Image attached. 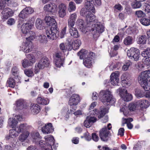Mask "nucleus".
<instances>
[{"label": "nucleus", "instance_id": "nucleus-50", "mask_svg": "<svg viewBox=\"0 0 150 150\" xmlns=\"http://www.w3.org/2000/svg\"><path fill=\"white\" fill-rule=\"evenodd\" d=\"M64 61V59H55L54 60V62L57 67H60L62 65Z\"/></svg>", "mask_w": 150, "mask_h": 150}, {"label": "nucleus", "instance_id": "nucleus-44", "mask_svg": "<svg viewBox=\"0 0 150 150\" xmlns=\"http://www.w3.org/2000/svg\"><path fill=\"white\" fill-rule=\"evenodd\" d=\"M35 25L36 28L40 30L42 29V21L40 18H37L35 23Z\"/></svg>", "mask_w": 150, "mask_h": 150}, {"label": "nucleus", "instance_id": "nucleus-57", "mask_svg": "<svg viewBox=\"0 0 150 150\" xmlns=\"http://www.w3.org/2000/svg\"><path fill=\"white\" fill-rule=\"evenodd\" d=\"M132 63L131 62L129 61L125 63L122 67V69L124 71L127 70L129 67L131 65Z\"/></svg>", "mask_w": 150, "mask_h": 150}, {"label": "nucleus", "instance_id": "nucleus-9", "mask_svg": "<svg viewBox=\"0 0 150 150\" xmlns=\"http://www.w3.org/2000/svg\"><path fill=\"white\" fill-rule=\"evenodd\" d=\"M150 77V72L149 71H146L141 72L138 77L139 83L142 86L146 82Z\"/></svg>", "mask_w": 150, "mask_h": 150}, {"label": "nucleus", "instance_id": "nucleus-25", "mask_svg": "<svg viewBox=\"0 0 150 150\" xmlns=\"http://www.w3.org/2000/svg\"><path fill=\"white\" fill-rule=\"evenodd\" d=\"M136 105L142 108H146L149 107V104L147 100H143L137 101L136 103Z\"/></svg>", "mask_w": 150, "mask_h": 150}, {"label": "nucleus", "instance_id": "nucleus-60", "mask_svg": "<svg viewBox=\"0 0 150 150\" xmlns=\"http://www.w3.org/2000/svg\"><path fill=\"white\" fill-rule=\"evenodd\" d=\"M81 138L84 137L85 139L89 141L91 139V136L90 134H89L87 132H86L84 134L83 136H82Z\"/></svg>", "mask_w": 150, "mask_h": 150}, {"label": "nucleus", "instance_id": "nucleus-46", "mask_svg": "<svg viewBox=\"0 0 150 150\" xmlns=\"http://www.w3.org/2000/svg\"><path fill=\"white\" fill-rule=\"evenodd\" d=\"M145 91H148L150 90V79L149 78L142 86Z\"/></svg>", "mask_w": 150, "mask_h": 150}, {"label": "nucleus", "instance_id": "nucleus-64", "mask_svg": "<svg viewBox=\"0 0 150 150\" xmlns=\"http://www.w3.org/2000/svg\"><path fill=\"white\" fill-rule=\"evenodd\" d=\"M67 46L66 44L62 43L59 45L60 49L62 50H66L67 49Z\"/></svg>", "mask_w": 150, "mask_h": 150}, {"label": "nucleus", "instance_id": "nucleus-11", "mask_svg": "<svg viewBox=\"0 0 150 150\" xmlns=\"http://www.w3.org/2000/svg\"><path fill=\"white\" fill-rule=\"evenodd\" d=\"M33 9L30 7H28L23 9L20 13L19 16L22 18H26L28 16L34 12Z\"/></svg>", "mask_w": 150, "mask_h": 150}, {"label": "nucleus", "instance_id": "nucleus-40", "mask_svg": "<svg viewBox=\"0 0 150 150\" xmlns=\"http://www.w3.org/2000/svg\"><path fill=\"white\" fill-rule=\"evenodd\" d=\"M38 40L40 43L42 44H45L47 42L46 36L44 35L39 36Z\"/></svg>", "mask_w": 150, "mask_h": 150}, {"label": "nucleus", "instance_id": "nucleus-26", "mask_svg": "<svg viewBox=\"0 0 150 150\" xmlns=\"http://www.w3.org/2000/svg\"><path fill=\"white\" fill-rule=\"evenodd\" d=\"M125 75H123L122 76V84L123 87H128L131 84V80L129 78H125L124 77Z\"/></svg>", "mask_w": 150, "mask_h": 150}, {"label": "nucleus", "instance_id": "nucleus-34", "mask_svg": "<svg viewBox=\"0 0 150 150\" xmlns=\"http://www.w3.org/2000/svg\"><path fill=\"white\" fill-rule=\"evenodd\" d=\"M131 6L133 8H139L142 6V4L139 1L135 0L132 3Z\"/></svg>", "mask_w": 150, "mask_h": 150}, {"label": "nucleus", "instance_id": "nucleus-8", "mask_svg": "<svg viewBox=\"0 0 150 150\" xmlns=\"http://www.w3.org/2000/svg\"><path fill=\"white\" fill-rule=\"evenodd\" d=\"M117 90L119 92L120 96L124 101H129L132 99V95L131 94L127 93L126 89L124 88H119Z\"/></svg>", "mask_w": 150, "mask_h": 150}, {"label": "nucleus", "instance_id": "nucleus-55", "mask_svg": "<svg viewBox=\"0 0 150 150\" xmlns=\"http://www.w3.org/2000/svg\"><path fill=\"white\" fill-rule=\"evenodd\" d=\"M135 15L138 18H141L142 17L144 16L145 14L141 10H138L135 11Z\"/></svg>", "mask_w": 150, "mask_h": 150}, {"label": "nucleus", "instance_id": "nucleus-19", "mask_svg": "<svg viewBox=\"0 0 150 150\" xmlns=\"http://www.w3.org/2000/svg\"><path fill=\"white\" fill-rule=\"evenodd\" d=\"M57 8V6L54 3H50L45 5L43 8L45 11L52 12L54 11Z\"/></svg>", "mask_w": 150, "mask_h": 150}, {"label": "nucleus", "instance_id": "nucleus-61", "mask_svg": "<svg viewBox=\"0 0 150 150\" xmlns=\"http://www.w3.org/2000/svg\"><path fill=\"white\" fill-rule=\"evenodd\" d=\"M64 59V58L62 55L61 53L60 52L56 53L55 55V57L54 60L58 59Z\"/></svg>", "mask_w": 150, "mask_h": 150}, {"label": "nucleus", "instance_id": "nucleus-54", "mask_svg": "<svg viewBox=\"0 0 150 150\" xmlns=\"http://www.w3.org/2000/svg\"><path fill=\"white\" fill-rule=\"evenodd\" d=\"M22 66L24 68L31 66L32 64L27 59H24L22 61Z\"/></svg>", "mask_w": 150, "mask_h": 150}, {"label": "nucleus", "instance_id": "nucleus-2", "mask_svg": "<svg viewBox=\"0 0 150 150\" xmlns=\"http://www.w3.org/2000/svg\"><path fill=\"white\" fill-rule=\"evenodd\" d=\"M92 13H93L92 11H86L84 8H82L80 11L81 15L86 17L87 27L90 26L93 24L92 23L96 22L97 21L95 16Z\"/></svg>", "mask_w": 150, "mask_h": 150}, {"label": "nucleus", "instance_id": "nucleus-49", "mask_svg": "<svg viewBox=\"0 0 150 150\" xmlns=\"http://www.w3.org/2000/svg\"><path fill=\"white\" fill-rule=\"evenodd\" d=\"M109 109L108 108H103L99 112L100 115L98 116L99 118L103 117L105 114L108 112Z\"/></svg>", "mask_w": 150, "mask_h": 150}, {"label": "nucleus", "instance_id": "nucleus-36", "mask_svg": "<svg viewBox=\"0 0 150 150\" xmlns=\"http://www.w3.org/2000/svg\"><path fill=\"white\" fill-rule=\"evenodd\" d=\"M15 84V81L13 78L10 77L7 81V85L10 87L14 88Z\"/></svg>", "mask_w": 150, "mask_h": 150}, {"label": "nucleus", "instance_id": "nucleus-47", "mask_svg": "<svg viewBox=\"0 0 150 150\" xmlns=\"http://www.w3.org/2000/svg\"><path fill=\"white\" fill-rule=\"evenodd\" d=\"M30 134L28 132H24L19 137V139L22 141H24L26 139Z\"/></svg>", "mask_w": 150, "mask_h": 150}, {"label": "nucleus", "instance_id": "nucleus-3", "mask_svg": "<svg viewBox=\"0 0 150 150\" xmlns=\"http://www.w3.org/2000/svg\"><path fill=\"white\" fill-rule=\"evenodd\" d=\"M41 150H53L58 146V144L55 141H42L39 143Z\"/></svg>", "mask_w": 150, "mask_h": 150}, {"label": "nucleus", "instance_id": "nucleus-27", "mask_svg": "<svg viewBox=\"0 0 150 150\" xmlns=\"http://www.w3.org/2000/svg\"><path fill=\"white\" fill-rule=\"evenodd\" d=\"M25 36V38L28 41H30L31 40H34L36 36L35 33L32 31H30L26 34Z\"/></svg>", "mask_w": 150, "mask_h": 150}, {"label": "nucleus", "instance_id": "nucleus-35", "mask_svg": "<svg viewBox=\"0 0 150 150\" xmlns=\"http://www.w3.org/2000/svg\"><path fill=\"white\" fill-rule=\"evenodd\" d=\"M8 122L9 125L12 128L16 127L18 123L17 121L16 120L15 118H10L8 119Z\"/></svg>", "mask_w": 150, "mask_h": 150}, {"label": "nucleus", "instance_id": "nucleus-24", "mask_svg": "<svg viewBox=\"0 0 150 150\" xmlns=\"http://www.w3.org/2000/svg\"><path fill=\"white\" fill-rule=\"evenodd\" d=\"M15 129H12L10 130L9 135L6 137V140H13V138H15L18 135L19 132L16 131Z\"/></svg>", "mask_w": 150, "mask_h": 150}, {"label": "nucleus", "instance_id": "nucleus-22", "mask_svg": "<svg viewBox=\"0 0 150 150\" xmlns=\"http://www.w3.org/2000/svg\"><path fill=\"white\" fill-rule=\"evenodd\" d=\"M33 48V44L31 41L26 42L25 45L22 47V50L25 53L30 52Z\"/></svg>", "mask_w": 150, "mask_h": 150}, {"label": "nucleus", "instance_id": "nucleus-29", "mask_svg": "<svg viewBox=\"0 0 150 150\" xmlns=\"http://www.w3.org/2000/svg\"><path fill=\"white\" fill-rule=\"evenodd\" d=\"M69 31V33L72 37L74 38L79 37L78 32L76 28H71Z\"/></svg>", "mask_w": 150, "mask_h": 150}, {"label": "nucleus", "instance_id": "nucleus-18", "mask_svg": "<svg viewBox=\"0 0 150 150\" xmlns=\"http://www.w3.org/2000/svg\"><path fill=\"white\" fill-rule=\"evenodd\" d=\"M85 8H84L86 11H92L93 13H95V10L94 6L91 1H85L84 4Z\"/></svg>", "mask_w": 150, "mask_h": 150}, {"label": "nucleus", "instance_id": "nucleus-6", "mask_svg": "<svg viewBox=\"0 0 150 150\" xmlns=\"http://www.w3.org/2000/svg\"><path fill=\"white\" fill-rule=\"evenodd\" d=\"M127 55L130 58L133 59L135 61L139 60L140 57V52L139 50L137 48H131L127 50Z\"/></svg>", "mask_w": 150, "mask_h": 150}, {"label": "nucleus", "instance_id": "nucleus-30", "mask_svg": "<svg viewBox=\"0 0 150 150\" xmlns=\"http://www.w3.org/2000/svg\"><path fill=\"white\" fill-rule=\"evenodd\" d=\"M89 52H88V51L85 49H82L77 53V54L79 56L80 59H82L84 58H85Z\"/></svg>", "mask_w": 150, "mask_h": 150}, {"label": "nucleus", "instance_id": "nucleus-62", "mask_svg": "<svg viewBox=\"0 0 150 150\" xmlns=\"http://www.w3.org/2000/svg\"><path fill=\"white\" fill-rule=\"evenodd\" d=\"M128 108L130 111H134L136 108V104L134 103H130L128 106Z\"/></svg>", "mask_w": 150, "mask_h": 150}, {"label": "nucleus", "instance_id": "nucleus-21", "mask_svg": "<svg viewBox=\"0 0 150 150\" xmlns=\"http://www.w3.org/2000/svg\"><path fill=\"white\" fill-rule=\"evenodd\" d=\"M33 26V24L29 23L23 24L21 28L22 32L25 34L27 33L30 31V30L31 29Z\"/></svg>", "mask_w": 150, "mask_h": 150}, {"label": "nucleus", "instance_id": "nucleus-31", "mask_svg": "<svg viewBox=\"0 0 150 150\" xmlns=\"http://www.w3.org/2000/svg\"><path fill=\"white\" fill-rule=\"evenodd\" d=\"M76 24L79 26V28L82 31H85V26L84 21L82 19H79L77 20Z\"/></svg>", "mask_w": 150, "mask_h": 150}, {"label": "nucleus", "instance_id": "nucleus-56", "mask_svg": "<svg viewBox=\"0 0 150 150\" xmlns=\"http://www.w3.org/2000/svg\"><path fill=\"white\" fill-rule=\"evenodd\" d=\"M143 8L145 13H148L150 12V5L149 4L145 3L143 6Z\"/></svg>", "mask_w": 150, "mask_h": 150}, {"label": "nucleus", "instance_id": "nucleus-52", "mask_svg": "<svg viewBox=\"0 0 150 150\" xmlns=\"http://www.w3.org/2000/svg\"><path fill=\"white\" fill-rule=\"evenodd\" d=\"M24 73L28 77H32L34 75L33 69H26L25 70Z\"/></svg>", "mask_w": 150, "mask_h": 150}, {"label": "nucleus", "instance_id": "nucleus-23", "mask_svg": "<svg viewBox=\"0 0 150 150\" xmlns=\"http://www.w3.org/2000/svg\"><path fill=\"white\" fill-rule=\"evenodd\" d=\"M30 109L32 113L33 114H37L40 111V107L38 104L33 103L30 105Z\"/></svg>", "mask_w": 150, "mask_h": 150}, {"label": "nucleus", "instance_id": "nucleus-14", "mask_svg": "<svg viewBox=\"0 0 150 150\" xmlns=\"http://www.w3.org/2000/svg\"><path fill=\"white\" fill-rule=\"evenodd\" d=\"M119 72L116 71L112 73L110 76L111 83L113 85H117L119 79Z\"/></svg>", "mask_w": 150, "mask_h": 150}, {"label": "nucleus", "instance_id": "nucleus-43", "mask_svg": "<svg viewBox=\"0 0 150 150\" xmlns=\"http://www.w3.org/2000/svg\"><path fill=\"white\" fill-rule=\"evenodd\" d=\"M76 9L75 4L73 2L70 1L68 5V9L69 12L74 11Z\"/></svg>", "mask_w": 150, "mask_h": 150}, {"label": "nucleus", "instance_id": "nucleus-1", "mask_svg": "<svg viewBox=\"0 0 150 150\" xmlns=\"http://www.w3.org/2000/svg\"><path fill=\"white\" fill-rule=\"evenodd\" d=\"M98 97L103 104L105 105H112L116 101L115 99L113 97L111 92L109 91L104 90L101 91Z\"/></svg>", "mask_w": 150, "mask_h": 150}, {"label": "nucleus", "instance_id": "nucleus-7", "mask_svg": "<svg viewBox=\"0 0 150 150\" xmlns=\"http://www.w3.org/2000/svg\"><path fill=\"white\" fill-rule=\"evenodd\" d=\"M95 57V53L92 52H89L87 57L83 60V64L85 66L88 68H91L92 66L93 59Z\"/></svg>", "mask_w": 150, "mask_h": 150}, {"label": "nucleus", "instance_id": "nucleus-4", "mask_svg": "<svg viewBox=\"0 0 150 150\" xmlns=\"http://www.w3.org/2000/svg\"><path fill=\"white\" fill-rule=\"evenodd\" d=\"M49 65V61L46 57L42 58L38 62V64H36L34 69V72L38 73L40 69H44L45 67H48Z\"/></svg>", "mask_w": 150, "mask_h": 150}, {"label": "nucleus", "instance_id": "nucleus-15", "mask_svg": "<svg viewBox=\"0 0 150 150\" xmlns=\"http://www.w3.org/2000/svg\"><path fill=\"white\" fill-rule=\"evenodd\" d=\"M96 118L94 116H87L84 121V125L86 127H89L92 124L96 121Z\"/></svg>", "mask_w": 150, "mask_h": 150}, {"label": "nucleus", "instance_id": "nucleus-48", "mask_svg": "<svg viewBox=\"0 0 150 150\" xmlns=\"http://www.w3.org/2000/svg\"><path fill=\"white\" fill-rule=\"evenodd\" d=\"M129 108L125 106H124L120 109V112H122L124 115L125 116L129 114Z\"/></svg>", "mask_w": 150, "mask_h": 150}, {"label": "nucleus", "instance_id": "nucleus-38", "mask_svg": "<svg viewBox=\"0 0 150 150\" xmlns=\"http://www.w3.org/2000/svg\"><path fill=\"white\" fill-rule=\"evenodd\" d=\"M46 23L47 25H50L52 23L55 22V20L54 19L50 16H46L45 19Z\"/></svg>", "mask_w": 150, "mask_h": 150}, {"label": "nucleus", "instance_id": "nucleus-17", "mask_svg": "<svg viewBox=\"0 0 150 150\" xmlns=\"http://www.w3.org/2000/svg\"><path fill=\"white\" fill-rule=\"evenodd\" d=\"M42 131L44 134H48L53 132L54 128L52 124L49 123L45 125L42 128Z\"/></svg>", "mask_w": 150, "mask_h": 150}, {"label": "nucleus", "instance_id": "nucleus-32", "mask_svg": "<svg viewBox=\"0 0 150 150\" xmlns=\"http://www.w3.org/2000/svg\"><path fill=\"white\" fill-rule=\"evenodd\" d=\"M38 103L43 105H46L49 103V100L47 98L45 99L41 97H38L37 99Z\"/></svg>", "mask_w": 150, "mask_h": 150}, {"label": "nucleus", "instance_id": "nucleus-58", "mask_svg": "<svg viewBox=\"0 0 150 150\" xmlns=\"http://www.w3.org/2000/svg\"><path fill=\"white\" fill-rule=\"evenodd\" d=\"M133 119L132 118H122V126H124L125 124H127L129 122H131L133 121Z\"/></svg>", "mask_w": 150, "mask_h": 150}, {"label": "nucleus", "instance_id": "nucleus-41", "mask_svg": "<svg viewBox=\"0 0 150 150\" xmlns=\"http://www.w3.org/2000/svg\"><path fill=\"white\" fill-rule=\"evenodd\" d=\"M27 128L28 127L26 124H21L18 127H17L16 129L18 132L20 133Z\"/></svg>", "mask_w": 150, "mask_h": 150}, {"label": "nucleus", "instance_id": "nucleus-13", "mask_svg": "<svg viewBox=\"0 0 150 150\" xmlns=\"http://www.w3.org/2000/svg\"><path fill=\"white\" fill-rule=\"evenodd\" d=\"M58 14L60 18H63L66 14L67 7L63 3L60 4L58 6Z\"/></svg>", "mask_w": 150, "mask_h": 150}, {"label": "nucleus", "instance_id": "nucleus-59", "mask_svg": "<svg viewBox=\"0 0 150 150\" xmlns=\"http://www.w3.org/2000/svg\"><path fill=\"white\" fill-rule=\"evenodd\" d=\"M142 56L146 57L150 55V48H147L145 51H143L142 53Z\"/></svg>", "mask_w": 150, "mask_h": 150}, {"label": "nucleus", "instance_id": "nucleus-12", "mask_svg": "<svg viewBox=\"0 0 150 150\" xmlns=\"http://www.w3.org/2000/svg\"><path fill=\"white\" fill-rule=\"evenodd\" d=\"M79 96L76 94H73L70 98L69 102V104L71 106L76 105L80 102Z\"/></svg>", "mask_w": 150, "mask_h": 150}, {"label": "nucleus", "instance_id": "nucleus-20", "mask_svg": "<svg viewBox=\"0 0 150 150\" xmlns=\"http://www.w3.org/2000/svg\"><path fill=\"white\" fill-rule=\"evenodd\" d=\"M46 35L48 39L53 40L59 36V32H56L50 30L47 31Z\"/></svg>", "mask_w": 150, "mask_h": 150}, {"label": "nucleus", "instance_id": "nucleus-39", "mask_svg": "<svg viewBox=\"0 0 150 150\" xmlns=\"http://www.w3.org/2000/svg\"><path fill=\"white\" fill-rule=\"evenodd\" d=\"M133 39L132 37L128 36L124 40L123 42L126 45H128L132 43Z\"/></svg>", "mask_w": 150, "mask_h": 150}, {"label": "nucleus", "instance_id": "nucleus-5", "mask_svg": "<svg viewBox=\"0 0 150 150\" xmlns=\"http://www.w3.org/2000/svg\"><path fill=\"white\" fill-rule=\"evenodd\" d=\"M107 127L108 129L105 126L100 131V136L102 141H107L109 139L110 134L109 130L112 128L111 124H108Z\"/></svg>", "mask_w": 150, "mask_h": 150}, {"label": "nucleus", "instance_id": "nucleus-53", "mask_svg": "<svg viewBox=\"0 0 150 150\" xmlns=\"http://www.w3.org/2000/svg\"><path fill=\"white\" fill-rule=\"evenodd\" d=\"M52 23L50 25H49V26H50V30L52 31H53L55 32H59L57 28V24L55 21V22Z\"/></svg>", "mask_w": 150, "mask_h": 150}, {"label": "nucleus", "instance_id": "nucleus-28", "mask_svg": "<svg viewBox=\"0 0 150 150\" xmlns=\"http://www.w3.org/2000/svg\"><path fill=\"white\" fill-rule=\"evenodd\" d=\"M81 44V40L77 39L74 41L72 43V47L73 50H76L78 49Z\"/></svg>", "mask_w": 150, "mask_h": 150}, {"label": "nucleus", "instance_id": "nucleus-33", "mask_svg": "<svg viewBox=\"0 0 150 150\" xmlns=\"http://www.w3.org/2000/svg\"><path fill=\"white\" fill-rule=\"evenodd\" d=\"M24 101L23 100H19L16 102V109L21 110L24 108Z\"/></svg>", "mask_w": 150, "mask_h": 150}, {"label": "nucleus", "instance_id": "nucleus-45", "mask_svg": "<svg viewBox=\"0 0 150 150\" xmlns=\"http://www.w3.org/2000/svg\"><path fill=\"white\" fill-rule=\"evenodd\" d=\"M140 23L143 25L148 26L150 25V20L149 18H142L140 20Z\"/></svg>", "mask_w": 150, "mask_h": 150}, {"label": "nucleus", "instance_id": "nucleus-37", "mask_svg": "<svg viewBox=\"0 0 150 150\" xmlns=\"http://www.w3.org/2000/svg\"><path fill=\"white\" fill-rule=\"evenodd\" d=\"M147 39V37L145 35L139 36L137 41L138 43L140 44H144L146 42Z\"/></svg>", "mask_w": 150, "mask_h": 150}, {"label": "nucleus", "instance_id": "nucleus-51", "mask_svg": "<svg viewBox=\"0 0 150 150\" xmlns=\"http://www.w3.org/2000/svg\"><path fill=\"white\" fill-rule=\"evenodd\" d=\"M135 95L137 97L142 98L144 96V93L140 90L136 89L135 91Z\"/></svg>", "mask_w": 150, "mask_h": 150}, {"label": "nucleus", "instance_id": "nucleus-63", "mask_svg": "<svg viewBox=\"0 0 150 150\" xmlns=\"http://www.w3.org/2000/svg\"><path fill=\"white\" fill-rule=\"evenodd\" d=\"M75 21L70 20L68 19V25L69 27L70 28H74L73 27L75 24Z\"/></svg>", "mask_w": 150, "mask_h": 150}, {"label": "nucleus", "instance_id": "nucleus-10", "mask_svg": "<svg viewBox=\"0 0 150 150\" xmlns=\"http://www.w3.org/2000/svg\"><path fill=\"white\" fill-rule=\"evenodd\" d=\"M91 31L93 35H95L97 33H102L104 30L103 25L100 23H97L96 24H92Z\"/></svg>", "mask_w": 150, "mask_h": 150}, {"label": "nucleus", "instance_id": "nucleus-42", "mask_svg": "<svg viewBox=\"0 0 150 150\" xmlns=\"http://www.w3.org/2000/svg\"><path fill=\"white\" fill-rule=\"evenodd\" d=\"M26 57L29 60V62L32 65L36 62V59L35 57L32 54H28L26 55Z\"/></svg>", "mask_w": 150, "mask_h": 150}, {"label": "nucleus", "instance_id": "nucleus-16", "mask_svg": "<svg viewBox=\"0 0 150 150\" xmlns=\"http://www.w3.org/2000/svg\"><path fill=\"white\" fill-rule=\"evenodd\" d=\"M1 14L2 18L4 20H6L13 15V12L11 9L7 8L4 9L1 12Z\"/></svg>", "mask_w": 150, "mask_h": 150}]
</instances>
